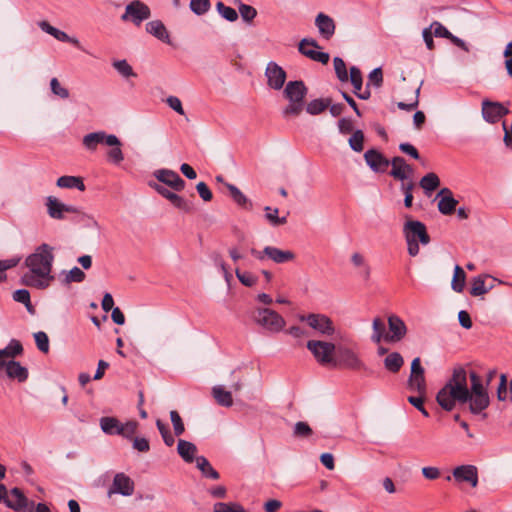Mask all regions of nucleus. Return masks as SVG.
<instances>
[{"instance_id": "bf43d9fd", "label": "nucleus", "mask_w": 512, "mask_h": 512, "mask_svg": "<svg viewBox=\"0 0 512 512\" xmlns=\"http://www.w3.org/2000/svg\"><path fill=\"white\" fill-rule=\"evenodd\" d=\"M20 260V257H13L6 260H0V282L6 279L5 271L17 266Z\"/></svg>"}, {"instance_id": "58836bf2", "label": "nucleus", "mask_w": 512, "mask_h": 512, "mask_svg": "<svg viewBox=\"0 0 512 512\" xmlns=\"http://www.w3.org/2000/svg\"><path fill=\"white\" fill-rule=\"evenodd\" d=\"M466 274L464 270L456 265L454 267V275L451 282V287L455 292H462L465 286Z\"/></svg>"}, {"instance_id": "4be33fe9", "label": "nucleus", "mask_w": 512, "mask_h": 512, "mask_svg": "<svg viewBox=\"0 0 512 512\" xmlns=\"http://www.w3.org/2000/svg\"><path fill=\"white\" fill-rule=\"evenodd\" d=\"M390 164L392 165V170L390 171V175L397 179L404 181L408 179L413 174L412 167L406 163L405 159L400 156L394 157Z\"/></svg>"}, {"instance_id": "c85d7f7f", "label": "nucleus", "mask_w": 512, "mask_h": 512, "mask_svg": "<svg viewBox=\"0 0 512 512\" xmlns=\"http://www.w3.org/2000/svg\"><path fill=\"white\" fill-rule=\"evenodd\" d=\"M177 452L185 462L192 463L196 459L197 447L192 442L180 439L177 445Z\"/></svg>"}, {"instance_id": "6e6d98bb", "label": "nucleus", "mask_w": 512, "mask_h": 512, "mask_svg": "<svg viewBox=\"0 0 512 512\" xmlns=\"http://www.w3.org/2000/svg\"><path fill=\"white\" fill-rule=\"evenodd\" d=\"M137 427L138 423L136 421H127L126 423L121 424L118 435L127 439H132L133 435L136 433Z\"/></svg>"}, {"instance_id": "052dcab7", "label": "nucleus", "mask_w": 512, "mask_h": 512, "mask_svg": "<svg viewBox=\"0 0 512 512\" xmlns=\"http://www.w3.org/2000/svg\"><path fill=\"white\" fill-rule=\"evenodd\" d=\"M383 84V73L380 67L373 69L368 76L367 86L373 85L376 88H380Z\"/></svg>"}, {"instance_id": "ddd939ff", "label": "nucleus", "mask_w": 512, "mask_h": 512, "mask_svg": "<svg viewBox=\"0 0 512 512\" xmlns=\"http://www.w3.org/2000/svg\"><path fill=\"white\" fill-rule=\"evenodd\" d=\"M336 353L338 366H343L352 370H360L364 368V363L352 349L345 346H339L337 347Z\"/></svg>"}, {"instance_id": "79ce46f5", "label": "nucleus", "mask_w": 512, "mask_h": 512, "mask_svg": "<svg viewBox=\"0 0 512 512\" xmlns=\"http://www.w3.org/2000/svg\"><path fill=\"white\" fill-rule=\"evenodd\" d=\"M330 105V99H314L306 106V111L310 115H318Z\"/></svg>"}, {"instance_id": "69168bd1", "label": "nucleus", "mask_w": 512, "mask_h": 512, "mask_svg": "<svg viewBox=\"0 0 512 512\" xmlns=\"http://www.w3.org/2000/svg\"><path fill=\"white\" fill-rule=\"evenodd\" d=\"M238 280L247 287H252L256 284L257 278L250 272H241L239 269L235 270Z\"/></svg>"}, {"instance_id": "9d476101", "label": "nucleus", "mask_w": 512, "mask_h": 512, "mask_svg": "<svg viewBox=\"0 0 512 512\" xmlns=\"http://www.w3.org/2000/svg\"><path fill=\"white\" fill-rule=\"evenodd\" d=\"M47 213L52 219L62 220L65 218L66 213L79 214L80 209L73 205H68L61 202L55 196H48L45 202Z\"/></svg>"}, {"instance_id": "0eeeda50", "label": "nucleus", "mask_w": 512, "mask_h": 512, "mask_svg": "<svg viewBox=\"0 0 512 512\" xmlns=\"http://www.w3.org/2000/svg\"><path fill=\"white\" fill-rule=\"evenodd\" d=\"M299 320L306 322L307 325L324 336H331L335 333L333 321L324 314L310 313L308 315H300Z\"/></svg>"}, {"instance_id": "f8f14e48", "label": "nucleus", "mask_w": 512, "mask_h": 512, "mask_svg": "<svg viewBox=\"0 0 512 512\" xmlns=\"http://www.w3.org/2000/svg\"><path fill=\"white\" fill-rule=\"evenodd\" d=\"M265 77L267 78V85L271 89L280 90L285 84L287 74L280 65L270 61L265 69Z\"/></svg>"}, {"instance_id": "f03ea898", "label": "nucleus", "mask_w": 512, "mask_h": 512, "mask_svg": "<svg viewBox=\"0 0 512 512\" xmlns=\"http://www.w3.org/2000/svg\"><path fill=\"white\" fill-rule=\"evenodd\" d=\"M54 261L53 247L43 243L25 259L27 271L21 276V283L36 289H46L54 277L51 275Z\"/></svg>"}, {"instance_id": "4468645a", "label": "nucleus", "mask_w": 512, "mask_h": 512, "mask_svg": "<svg viewBox=\"0 0 512 512\" xmlns=\"http://www.w3.org/2000/svg\"><path fill=\"white\" fill-rule=\"evenodd\" d=\"M155 178L169 186L175 191H183L185 188V181L173 170L170 169H159L154 172Z\"/></svg>"}, {"instance_id": "7c9ffc66", "label": "nucleus", "mask_w": 512, "mask_h": 512, "mask_svg": "<svg viewBox=\"0 0 512 512\" xmlns=\"http://www.w3.org/2000/svg\"><path fill=\"white\" fill-rule=\"evenodd\" d=\"M196 467L201 471L204 477L217 480L219 479V473L211 466L210 462L204 456H198L195 459Z\"/></svg>"}, {"instance_id": "412c9836", "label": "nucleus", "mask_w": 512, "mask_h": 512, "mask_svg": "<svg viewBox=\"0 0 512 512\" xmlns=\"http://www.w3.org/2000/svg\"><path fill=\"white\" fill-rule=\"evenodd\" d=\"M315 26L317 27L320 36L326 40H329L335 34V22L325 13L320 12L317 14L315 18Z\"/></svg>"}, {"instance_id": "e2e57ef3", "label": "nucleus", "mask_w": 512, "mask_h": 512, "mask_svg": "<svg viewBox=\"0 0 512 512\" xmlns=\"http://www.w3.org/2000/svg\"><path fill=\"white\" fill-rule=\"evenodd\" d=\"M156 426L163 438L164 443L167 446H172L174 444L175 440H174L173 435L168 430L167 426L161 420L156 421Z\"/></svg>"}, {"instance_id": "7ed1b4c3", "label": "nucleus", "mask_w": 512, "mask_h": 512, "mask_svg": "<svg viewBox=\"0 0 512 512\" xmlns=\"http://www.w3.org/2000/svg\"><path fill=\"white\" fill-rule=\"evenodd\" d=\"M307 92L302 80L289 81L283 90V95L289 102L283 109V116H298L303 111Z\"/></svg>"}, {"instance_id": "39448f33", "label": "nucleus", "mask_w": 512, "mask_h": 512, "mask_svg": "<svg viewBox=\"0 0 512 512\" xmlns=\"http://www.w3.org/2000/svg\"><path fill=\"white\" fill-rule=\"evenodd\" d=\"M254 321L264 329L277 333L285 327V319L269 308H257L253 315Z\"/></svg>"}, {"instance_id": "8fccbe9b", "label": "nucleus", "mask_w": 512, "mask_h": 512, "mask_svg": "<svg viewBox=\"0 0 512 512\" xmlns=\"http://www.w3.org/2000/svg\"><path fill=\"white\" fill-rule=\"evenodd\" d=\"M108 146L111 147L107 152L108 160L114 165H119L124 160V154L121 149L122 143Z\"/></svg>"}, {"instance_id": "5701e85b", "label": "nucleus", "mask_w": 512, "mask_h": 512, "mask_svg": "<svg viewBox=\"0 0 512 512\" xmlns=\"http://www.w3.org/2000/svg\"><path fill=\"white\" fill-rule=\"evenodd\" d=\"M437 197H441L438 202V210L440 213L450 215L455 211L458 201L453 197L449 188H442L438 192Z\"/></svg>"}, {"instance_id": "6ab92c4d", "label": "nucleus", "mask_w": 512, "mask_h": 512, "mask_svg": "<svg viewBox=\"0 0 512 512\" xmlns=\"http://www.w3.org/2000/svg\"><path fill=\"white\" fill-rule=\"evenodd\" d=\"M2 369H5L8 378L17 380L20 383L25 382L29 376L27 368L15 360L4 362L3 366H0V370Z\"/></svg>"}, {"instance_id": "c756f323", "label": "nucleus", "mask_w": 512, "mask_h": 512, "mask_svg": "<svg viewBox=\"0 0 512 512\" xmlns=\"http://www.w3.org/2000/svg\"><path fill=\"white\" fill-rule=\"evenodd\" d=\"M56 185L59 188H65V189H78L79 191L85 190V184L83 182V179L79 176H70L65 175L61 176L57 179Z\"/></svg>"}, {"instance_id": "603ef678", "label": "nucleus", "mask_w": 512, "mask_h": 512, "mask_svg": "<svg viewBox=\"0 0 512 512\" xmlns=\"http://www.w3.org/2000/svg\"><path fill=\"white\" fill-rule=\"evenodd\" d=\"M235 2L239 3L238 9L243 21L250 23L257 16V10L254 7L241 3L239 0H235Z\"/></svg>"}, {"instance_id": "5fc2aeb1", "label": "nucleus", "mask_w": 512, "mask_h": 512, "mask_svg": "<svg viewBox=\"0 0 512 512\" xmlns=\"http://www.w3.org/2000/svg\"><path fill=\"white\" fill-rule=\"evenodd\" d=\"M50 89L55 96L61 99H67L69 97V90L62 86L55 77L50 80Z\"/></svg>"}, {"instance_id": "a19ab883", "label": "nucleus", "mask_w": 512, "mask_h": 512, "mask_svg": "<svg viewBox=\"0 0 512 512\" xmlns=\"http://www.w3.org/2000/svg\"><path fill=\"white\" fill-rule=\"evenodd\" d=\"M225 186L235 203L241 207H246L247 205L251 206V202L248 200V198L235 185L225 183Z\"/></svg>"}, {"instance_id": "b1692460", "label": "nucleus", "mask_w": 512, "mask_h": 512, "mask_svg": "<svg viewBox=\"0 0 512 512\" xmlns=\"http://www.w3.org/2000/svg\"><path fill=\"white\" fill-rule=\"evenodd\" d=\"M38 26L39 28L53 36L55 39H57L58 41H61V42H68V43H71L75 46H77L78 48H81L80 46V42L77 38H73V37H70L67 33H65L64 31H61L55 27H53L52 25H50L47 21H40L38 23Z\"/></svg>"}, {"instance_id": "680f3d73", "label": "nucleus", "mask_w": 512, "mask_h": 512, "mask_svg": "<svg viewBox=\"0 0 512 512\" xmlns=\"http://www.w3.org/2000/svg\"><path fill=\"white\" fill-rule=\"evenodd\" d=\"M170 419L173 424V429H174L175 435L176 436L182 435L185 430V427H184V424L182 422V419H181L179 413L175 410H172L170 412Z\"/></svg>"}, {"instance_id": "9b49d317", "label": "nucleus", "mask_w": 512, "mask_h": 512, "mask_svg": "<svg viewBox=\"0 0 512 512\" xmlns=\"http://www.w3.org/2000/svg\"><path fill=\"white\" fill-rule=\"evenodd\" d=\"M134 488V482L129 476L124 473H117L107 491V496L111 497L113 494L131 496L134 493Z\"/></svg>"}, {"instance_id": "0e129e2a", "label": "nucleus", "mask_w": 512, "mask_h": 512, "mask_svg": "<svg viewBox=\"0 0 512 512\" xmlns=\"http://www.w3.org/2000/svg\"><path fill=\"white\" fill-rule=\"evenodd\" d=\"M85 273L79 267H73L65 276V281L67 283H80L84 281Z\"/></svg>"}, {"instance_id": "f257e3e1", "label": "nucleus", "mask_w": 512, "mask_h": 512, "mask_svg": "<svg viewBox=\"0 0 512 512\" xmlns=\"http://www.w3.org/2000/svg\"><path fill=\"white\" fill-rule=\"evenodd\" d=\"M471 386L467 385V372L462 367L453 370L452 377L437 393V403L446 411L454 409L456 402H469V410L473 414L484 411L490 403L489 395L480 376L471 371L469 374Z\"/></svg>"}, {"instance_id": "37998d69", "label": "nucleus", "mask_w": 512, "mask_h": 512, "mask_svg": "<svg viewBox=\"0 0 512 512\" xmlns=\"http://www.w3.org/2000/svg\"><path fill=\"white\" fill-rule=\"evenodd\" d=\"M373 334L371 340L374 343H380L381 340H385V325L380 318H375L372 323Z\"/></svg>"}, {"instance_id": "f3484780", "label": "nucleus", "mask_w": 512, "mask_h": 512, "mask_svg": "<svg viewBox=\"0 0 512 512\" xmlns=\"http://www.w3.org/2000/svg\"><path fill=\"white\" fill-rule=\"evenodd\" d=\"M508 113V109H506L499 102H492L489 100H484L482 102V115L483 118L489 123L497 122L502 116Z\"/></svg>"}, {"instance_id": "423d86ee", "label": "nucleus", "mask_w": 512, "mask_h": 512, "mask_svg": "<svg viewBox=\"0 0 512 512\" xmlns=\"http://www.w3.org/2000/svg\"><path fill=\"white\" fill-rule=\"evenodd\" d=\"M150 17L151 9L149 6L140 0H133L126 5L125 11L121 15V20L124 22H131L135 26L139 27Z\"/></svg>"}, {"instance_id": "3c124183", "label": "nucleus", "mask_w": 512, "mask_h": 512, "mask_svg": "<svg viewBox=\"0 0 512 512\" xmlns=\"http://www.w3.org/2000/svg\"><path fill=\"white\" fill-rule=\"evenodd\" d=\"M350 148L355 152H361L364 147V134L361 130L353 132L352 136L348 140Z\"/></svg>"}, {"instance_id": "393cba45", "label": "nucleus", "mask_w": 512, "mask_h": 512, "mask_svg": "<svg viewBox=\"0 0 512 512\" xmlns=\"http://www.w3.org/2000/svg\"><path fill=\"white\" fill-rule=\"evenodd\" d=\"M6 498L5 504L15 511L24 510L28 506V499L19 488L15 487L9 493L7 492Z\"/></svg>"}, {"instance_id": "6e6552de", "label": "nucleus", "mask_w": 512, "mask_h": 512, "mask_svg": "<svg viewBox=\"0 0 512 512\" xmlns=\"http://www.w3.org/2000/svg\"><path fill=\"white\" fill-rule=\"evenodd\" d=\"M405 240L418 241L422 245L430 243V236L424 223L418 220L408 219L403 225Z\"/></svg>"}, {"instance_id": "a878e982", "label": "nucleus", "mask_w": 512, "mask_h": 512, "mask_svg": "<svg viewBox=\"0 0 512 512\" xmlns=\"http://www.w3.org/2000/svg\"><path fill=\"white\" fill-rule=\"evenodd\" d=\"M266 257L277 264H283L294 260L295 254L290 250H281L274 246H266L264 248Z\"/></svg>"}, {"instance_id": "dca6fc26", "label": "nucleus", "mask_w": 512, "mask_h": 512, "mask_svg": "<svg viewBox=\"0 0 512 512\" xmlns=\"http://www.w3.org/2000/svg\"><path fill=\"white\" fill-rule=\"evenodd\" d=\"M153 187L161 196L169 200L173 204V206H175L179 210L187 213L193 210L192 202L184 199L183 197L179 196L178 194L168 190L167 188L159 184H155Z\"/></svg>"}, {"instance_id": "a211bd4d", "label": "nucleus", "mask_w": 512, "mask_h": 512, "mask_svg": "<svg viewBox=\"0 0 512 512\" xmlns=\"http://www.w3.org/2000/svg\"><path fill=\"white\" fill-rule=\"evenodd\" d=\"M366 164L374 172H385L390 165V160L375 149L367 150L364 154Z\"/></svg>"}, {"instance_id": "13d9d810", "label": "nucleus", "mask_w": 512, "mask_h": 512, "mask_svg": "<svg viewBox=\"0 0 512 512\" xmlns=\"http://www.w3.org/2000/svg\"><path fill=\"white\" fill-rule=\"evenodd\" d=\"M34 339H35L37 348L41 352L47 353L49 351V338L45 332H43V331L36 332L34 334Z\"/></svg>"}, {"instance_id": "72a5a7b5", "label": "nucleus", "mask_w": 512, "mask_h": 512, "mask_svg": "<svg viewBox=\"0 0 512 512\" xmlns=\"http://www.w3.org/2000/svg\"><path fill=\"white\" fill-rule=\"evenodd\" d=\"M121 424L115 417H102L100 419V427L108 435H118Z\"/></svg>"}, {"instance_id": "ea45409f", "label": "nucleus", "mask_w": 512, "mask_h": 512, "mask_svg": "<svg viewBox=\"0 0 512 512\" xmlns=\"http://www.w3.org/2000/svg\"><path fill=\"white\" fill-rule=\"evenodd\" d=\"M112 66L122 77L126 79L137 76L132 66L125 59L113 61Z\"/></svg>"}, {"instance_id": "2eb2a0df", "label": "nucleus", "mask_w": 512, "mask_h": 512, "mask_svg": "<svg viewBox=\"0 0 512 512\" xmlns=\"http://www.w3.org/2000/svg\"><path fill=\"white\" fill-rule=\"evenodd\" d=\"M388 327L390 333L385 335V341L387 342H399L407 333L405 322L394 314L388 317Z\"/></svg>"}, {"instance_id": "f704fd0d", "label": "nucleus", "mask_w": 512, "mask_h": 512, "mask_svg": "<svg viewBox=\"0 0 512 512\" xmlns=\"http://www.w3.org/2000/svg\"><path fill=\"white\" fill-rule=\"evenodd\" d=\"M403 364L404 359L398 352H392L388 354L384 359L385 368L392 373L398 372L403 366Z\"/></svg>"}, {"instance_id": "bb28decb", "label": "nucleus", "mask_w": 512, "mask_h": 512, "mask_svg": "<svg viewBox=\"0 0 512 512\" xmlns=\"http://www.w3.org/2000/svg\"><path fill=\"white\" fill-rule=\"evenodd\" d=\"M23 353V346L20 341L16 339L10 340L8 345L0 349V366H3L4 362L13 360V358Z\"/></svg>"}, {"instance_id": "864d4df0", "label": "nucleus", "mask_w": 512, "mask_h": 512, "mask_svg": "<svg viewBox=\"0 0 512 512\" xmlns=\"http://www.w3.org/2000/svg\"><path fill=\"white\" fill-rule=\"evenodd\" d=\"M13 299L16 302L24 304L25 307L27 308V310L30 313H33V307L31 305V301H30V293H29L28 290H26V289H18V290H16L13 293Z\"/></svg>"}, {"instance_id": "49530a36", "label": "nucleus", "mask_w": 512, "mask_h": 512, "mask_svg": "<svg viewBox=\"0 0 512 512\" xmlns=\"http://www.w3.org/2000/svg\"><path fill=\"white\" fill-rule=\"evenodd\" d=\"M265 210V218L273 225V226H278V225H282V224H285L287 222V219L286 217H279L278 216V213H279V210L278 208H272L270 206H266L264 208Z\"/></svg>"}, {"instance_id": "20e7f679", "label": "nucleus", "mask_w": 512, "mask_h": 512, "mask_svg": "<svg viewBox=\"0 0 512 512\" xmlns=\"http://www.w3.org/2000/svg\"><path fill=\"white\" fill-rule=\"evenodd\" d=\"M306 347L320 365L329 367L338 366V362L335 357L337 347L332 342L309 340Z\"/></svg>"}, {"instance_id": "2f4dec72", "label": "nucleus", "mask_w": 512, "mask_h": 512, "mask_svg": "<svg viewBox=\"0 0 512 512\" xmlns=\"http://www.w3.org/2000/svg\"><path fill=\"white\" fill-rule=\"evenodd\" d=\"M212 395L216 402L221 406L230 407L233 404L231 392L225 390L221 385H217L212 388Z\"/></svg>"}, {"instance_id": "1a4fd4ad", "label": "nucleus", "mask_w": 512, "mask_h": 512, "mask_svg": "<svg viewBox=\"0 0 512 512\" xmlns=\"http://www.w3.org/2000/svg\"><path fill=\"white\" fill-rule=\"evenodd\" d=\"M82 144L88 151H95L99 144L116 145L120 144V139L114 134L97 131L86 134L82 139Z\"/></svg>"}, {"instance_id": "473e14b6", "label": "nucleus", "mask_w": 512, "mask_h": 512, "mask_svg": "<svg viewBox=\"0 0 512 512\" xmlns=\"http://www.w3.org/2000/svg\"><path fill=\"white\" fill-rule=\"evenodd\" d=\"M487 279H489L488 275L477 276V277L473 278L471 289H470V294L472 296H482V295L486 294L489 290H491L493 286L486 285L485 281Z\"/></svg>"}, {"instance_id": "a18cd8bd", "label": "nucleus", "mask_w": 512, "mask_h": 512, "mask_svg": "<svg viewBox=\"0 0 512 512\" xmlns=\"http://www.w3.org/2000/svg\"><path fill=\"white\" fill-rule=\"evenodd\" d=\"M348 76L354 88V93L358 94V91H361L363 86V78L360 69L356 66H352Z\"/></svg>"}, {"instance_id": "4c0bfd02", "label": "nucleus", "mask_w": 512, "mask_h": 512, "mask_svg": "<svg viewBox=\"0 0 512 512\" xmlns=\"http://www.w3.org/2000/svg\"><path fill=\"white\" fill-rule=\"evenodd\" d=\"M315 48H319V45L317 41L312 38H303L298 45L299 52L309 59H311L316 52Z\"/></svg>"}, {"instance_id": "774afa93", "label": "nucleus", "mask_w": 512, "mask_h": 512, "mask_svg": "<svg viewBox=\"0 0 512 512\" xmlns=\"http://www.w3.org/2000/svg\"><path fill=\"white\" fill-rule=\"evenodd\" d=\"M422 396L423 395H420V396H409L408 397V402L411 405H413L417 410H419L422 413L423 416L428 417L429 413L426 410V408L424 407V399H423Z\"/></svg>"}, {"instance_id": "338daca9", "label": "nucleus", "mask_w": 512, "mask_h": 512, "mask_svg": "<svg viewBox=\"0 0 512 512\" xmlns=\"http://www.w3.org/2000/svg\"><path fill=\"white\" fill-rule=\"evenodd\" d=\"M312 429L306 422L299 421L294 426V435L297 437H309Z\"/></svg>"}, {"instance_id": "c9c22d12", "label": "nucleus", "mask_w": 512, "mask_h": 512, "mask_svg": "<svg viewBox=\"0 0 512 512\" xmlns=\"http://www.w3.org/2000/svg\"><path fill=\"white\" fill-rule=\"evenodd\" d=\"M421 188L428 195L430 192L437 189L440 185V179L437 174L430 172L423 176L419 182Z\"/></svg>"}, {"instance_id": "de8ad7c7", "label": "nucleus", "mask_w": 512, "mask_h": 512, "mask_svg": "<svg viewBox=\"0 0 512 512\" xmlns=\"http://www.w3.org/2000/svg\"><path fill=\"white\" fill-rule=\"evenodd\" d=\"M333 65H334V70H335L336 76L339 79V81H341V82L348 81L349 76H348V72H347L346 64H345L344 60L340 57H334Z\"/></svg>"}, {"instance_id": "aec40b11", "label": "nucleus", "mask_w": 512, "mask_h": 512, "mask_svg": "<svg viewBox=\"0 0 512 512\" xmlns=\"http://www.w3.org/2000/svg\"><path fill=\"white\" fill-rule=\"evenodd\" d=\"M453 477L458 482H468L472 487L478 484V471L473 465L458 466L453 470Z\"/></svg>"}, {"instance_id": "09e8293b", "label": "nucleus", "mask_w": 512, "mask_h": 512, "mask_svg": "<svg viewBox=\"0 0 512 512\" xmlns=\"http://www.w3.org/2000/svg\"><path fill=\"white\" fill-rule=\"evenodd\" d=\"M189 6L194 14L201 16L209 11L211 3L210 0H190Z\"/></svg>"}, {"instance_id": "cd10ccee", "label": "nucleus", "mask_w": 512, "mask_h": 512, "mask_svg": "<svg viewBox=\"0 0 512 512\" xmlns=\"http://www.w3.org/2000/svg\"><path fill=\"white\" fill-rule=\"evenodd\" d=\"M147 33L153 35L160 41L165 43H170L169 33L165 27V25L160 20H153L146 24L145 26Z\"/></svg>"}, {"instance_id": "e433bc0d", "label": "nucleus", "mask_w": 512, "mask_h": 512, "mask_svg": "<svg viewBox=\"0 0 512 512\" xmlns=\"http://www.w3.org/2000/svg\"><path fill=\"white\" fill-rule=\"evenodd\" d=\"M409 389L419 395L426 393V381L424 375H410L408 379Z\"/></svg>"}, {"instance_id": "c03bdc74", "label": "nucleus", "mask_w": 512, "mask_h": 512, "mask_svg": "<svg viewBox=\"0 0 512 512\" xmlns=\"http://www.w3.org/2000/svg\"><path fill=\"white\" fill-rule=\"evenodd\" d=\"M217 12L229 22H234L238 19V13L234 8L226 6L223 2H218L216 4Z\"/></svg>"}, {"instance_id": "4d7b16f0", "label": "nucleus", "mask_w": 512, "mask_h": 512, "mask_svg": "<svg viewBox=\"0 0 512 512\" xmlns=\"http://www.w3.org/2000/svg\"><path fill=\"white\" fill-rule=\"evenodd\" d=\"M214 512H247L241 505L235 503H216Z\"/></svg>"}]
</instances>
